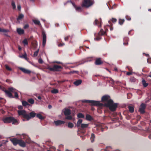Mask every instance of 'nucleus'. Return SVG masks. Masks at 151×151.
<instances>
[{
  "label": "nucleus",
  "mask_w": 151,
  "mask_h": 151,
  "mask_svg": "<svg viewBox=\"0 0 151 151\" xmlns=\"http://www.w3.org/2000/svg\"><path fill=\"white\" fill-rule=\"evenodd\" d=\"M101 101L104 103V104L101 103L99 101L94 100H82V101L83 103L90 104L91 105L100 106H105L108 107L110 110L112 111H114L116 110L118 104L114 103L113 101L110 99L109 96L108 95L103 96L101 98Z\"/></svg>",
  "instance_id": "obj_1"
},
{
  "label": "nucleus",
  "mask_w": 151,
  "mask_h": 151,
  "mask_svg": "<svg viewBox=\"0 0 151 151\" xmlns=\"http://www.w3.org/2000/svg\"><path fill=\"white\" fill-rule=\"evenodd\" d=\"M10 141L14 145L16 146L18 144L22 147H25L26 146V143L27 142V140L24 141L22 139H18L16 138L11 139Z\"/></svg>",
  "instance_id": "obj_2"
},
{
  "label": "nucleus",
  "mask_w": 151,
  "mask_h": 151,
  "mask_svg": "<svg viewBox=\"0 0 151 151\" xmlns=\"http://www.w3.org/2000/svg\"><path fill=\"white\" fill-rule=\"evenodd\" d=\"M82 120L79 119L76 124V126L80 130H84L88 127L89 124H88L82 123Z\"/></svg>",
  "instance_id": "obj_3"
},
{
  "label": "nucleus",
  "mask_w": 151,
  "mask_h": 151,
  "mask_svg": "<svg viewBox=\"0 0 151 151\" xmlns=\"http://www.w3.org/2000/svg\"><path fill=\"white\" fill-rule=\"evenodd\" d=\"M4 122L5 123H8L12 122V124H18V122L17 120L14 117L11 116L6 117L2 119Z\"/></svg>",
  "instance_id": "obj_4"
},
{
  "label": "nucleus",
  "mask_w": 151,
  "mask_h": 151,
  "mask_svg": "<svg viewBox=\"0 0 151 151\" xmlns=\"http://www.w3.org/2000/svg\"><path fill=\"white\" fill-rule=\"evenodd\" d=\"M94 3V0H84L83 2L82 6L88 8L92 6Z\"/></svg>",
  "instance_id": "obj_5"
},
{
  "label": "nucleus",
  "mask_w": 151,
  "mask_h": 151,
  "mask_svg": "<svg viewBox=\"0 0 151 151\" xmlns=\"http://www.w3.org/2000/svg\"><path fill=\"white\" fill-rule=\"evenodd\" d=\"M65 115L66 116L65 118L68 120H71L72 119V116L70 115L71 111L68 109L65 108L63 110Z\"/></svg>",
  "instance_id": "obj_6"
},
{
  "label": "nucleus",
  "mask_w": 151,
  "mask_h": 151,
  "mask_svg": "<svg viewBox=\"0 0 151 151\" xmlns=\"http://www.w3.org/2000/svg\"><path fill=\"white\" fill-rule=\"evenodd\" d=\"M19 115H22L23 117L26 118L27 121L29 120V117L28 116V114H27L26 111L24 110H18L17 111Z\"/></svg>",
  "instance_id": "obj_7"
},
{
  "label": "nucleus",
  "mask_w": 151,
  "mask_h": 151,
  "mask_svg": "<svg viewBox=\"0 0 151 151\" xmlns=\"http://www.w3.org/2000/svg\"><path fill=\"white\" fill-rule=\"evenodd\" d=\"M62 68V67L60 66L57 65H54L52 67H48L47 69L51 71H60V69Z\"/></svg>",
  "instance_id": "obj_8"
},
{
  "label": "nucleus",
  "mask_w": 151,
  "mask_h": 151,
  "mask_svg": "<svg viewBox=\"0 0 151 151\" xmlns=\"http://www.w3.org/2000/svg\"><path fill=\"white\" fill-rule=\"evenodd\" d=\"M42 46L43 47H45L46 41V36L45 33V32H42Z\"/></svg>",
  "instance_id": "obj_9"
},
{
  "label": "nucleus",
  "mask_w": 151,
  "mask_h": 151,
  "mask_svg": "<svg viewBox=\"0 0 151 151\" xmlns=\"http://www.w3.org/2000/svg\"><path fill=\"white\" fill-rule=\"evenodd\" d=\"M146 107L145 104L142 103L141 104L139 109V111L141 114H143L145 113V109Z\"/></svg>",
  "instance_id": "obj_10"
},
{
  "label": "nucleus",
  "mask_w": 151,
  "mask_h": 151,
  "mask_svg": "<svg viewBox=\"0 0 151 151\" xmlns=\"http://www.w3.org/2000/svg\"><path fill=\"white\" fill-rule=\"evenodd\" d=\"M92 60H93V57H90L88 58H87L83 60V63H80L78 65H77V66H78L79 65L83 64L84 63L86 62L91 61H92Z\"/></svg>",
  "instance_id": "obj_11"
},
{
  "label": "nucleus",
  "mask_w": 151,
  "mask_h": 151,
  "mask_svg": "<svg viewBox=\"0 0 151 151\" xmlns=\"http://www.w3.org/2000/svg\"><path fill=\"white\" fill-rule=\"evenodd\" d=\"M19 68L22 70L23 73H25L29 74L31 72V71L30 70L26 69L24 68L19 67Z\"/></svg>",
  "instance_id": "obj_12"
},
{
  "label": "nucleus",
  "mask_w": 151,
  "mask_h": 151,
  "mask_svg": "<svg viewBox=\"0 0 151 151\" xmlns=\"http://www.w3.org/2000/svg\"><path fill=\"white\" fill-rule=\"evenodd\" d=\"M4 92L5 93L6 95L10 98H14V97L12 93L9 91L7 90H5Z\"/></svg>",
  "instance_id": "obj_13"
},
{
  "label": "nucleus",
  "mask_w": 151,
  "mask_h": 151,
  "mask_svg": "<svg viewBox=\"0 0 151 151\" xmlns=\"http://www.w3.org/2000/svg\"><path fill=\"white\" fill-rule=\"evenodd\" d=\"M54 123L55 125L57 126L64 124L65 123V122L62 120H58L55 121L54 122Z\"/></svg>",
  "instance_id": "obj_14"
},
{
  "label": "nucleus",
  "mask_w": 151,
  "mask_h": 151,
  "mask_svg": "<svg viewBox=\"0 0 151 151\" xmlns=\"http://www.w3.org/2000/svg\"><path fill=\"white\" fill-rule=\"evenodd\" d=\"M17 31L18 34L20 35H22L24 33V30L21 28H17Z\"/></svg>",
  "instance_id": "obj_15"
},
{
  "label": "nucleus",
  "mask_w": 151,
  "mask_h": 151,
  "mask_svg": "<svg viewBox=\"0 0 151 151\" xmlns=\"http://www.w3.org/2000/svg\"><path fill=\"white\" fill-rule=\"evenodd\" d=\"M36 115V114L34 111H32L28 114V116L29 117V120L32 118L34 117Z\"/></svg>",
  "instance_id": "obj_16"
},
{
  "label": "nucleus",
  "mask_w": 151,
  "mask_h": 151,
  "mask_svg": "<svg viewBox=\"0 0 151 151\" xmlns=\"http://www.w3.org/2000/svg\"><path fill=\"white\" fill-rule=\"evenodd\" d=\"M19 137H20V139H26L28 138L27 136L25 134H19Z\"/></svg>",
  "instance_id": "obj_17"
},
{
  "label": "nucleus",
  "mask_w": 151,
  "mask_h": 151,
  "mask_svg": "<svg viewBox=\"0 0 151 151\" xmlns=\"http://www.w3.org/2000/svg\"><path fill=\"white\" fill-rule=\"evenodd\" d=\"M24 17L23 14H19L17 19V21L19 23L20 22V20H21Z\"/></svg>",
  "instance_id": "obj_18"
},
{
  "label": "nucleus",
  "mask_w": 151,
  "mask_h": 151,
  "mask_svg": "<svg viewBox=\"0 0 151 151\" xmlns=\"http://www.w3.org/2000/svg\"><path fill=\"white\" fill-rule=\"evenodd\" d=\"M82 82L81 80H78L74 82L73 84L76 86H78Z\"/></svg>",
  "instance_id": "obj_19"
},
{
  "label": "nucleus",
  "mask_w": 151,
  "mask_h": 151,
  "mask_svg": "<svg viewBox=\"0 0 151 151\" xmlns=\"http://www.w3.org/2000/svg\"><path fill=\"white\" fill-rule=\"evenodd\" d=\"M101 21H99L97 19H96L95 22L93 23V24L94 25H97L99 27H100L101 26Z\"/></svg>",
  "instance_id": "obj_20"
},
{
  "label": "nucleus",
  "mask_w": 151,
  "mask_h": 151,
  "mask_svg": "<svg viewBox=\"0 0 151 151\" xmlns=\"http://www.w3.org/2000/svg\"><path fill=\"white\" fill-rule=\"evenodd\" d=\"M129 38L127 37H126L124 38L123 44L124 45H127L128 44V42L129 41Z\"/></svg>",
  "instance_id": "obj_21"
},
{
  "label": "nucleus",
  "mask_w": 151,
  "mask_h": 151,
  "mask_svg": "<svg viewBox=\"0 0 151 151\" xmlns=\"http://www.w3.org/2000/svg\"><path fill=\"white\" fill-rule=\"evenodd\" d=\"M86 119L88 121H91L93 119L91 116L89 114H87L86 116Z\"/></svg>",
  "instance_id": "obj_22"
},
{
  "label": "nucleus",
  "mask_w": 151,
  "mask_h": 151,
  "mask_svg": "<svg viewBox=\"0 0 151 151\" xmlns=\"http://www.w3.org/2000/svg\"><path fill=\"white\" fill-rule=\"evenodd\" d=\"M33 22H34L35 24L38 25H41V24L40 21L38 19H33Z\"/></svg>",
  "instance_id": "obj_23"
},
{
  "label": "nucleus",
  "mask_w": 151,
  "mask_h": 151,
  "mask_svg": "<svg viewBox=\"0 0 151 151\" xmlns=\"http://www.w3.org/2000/svg\"><path fill=\"white\" fill-rule=\"evenodd\" d=\"M8 90L10 92H12L14 93V92H16V91H17L15 88L13 87L9 88H8Z\"/></svg>",
  "instance_id": "obj_24"
},
{
  "label": "nucleus",
  "mask_w": 151,
  "mask_h": 151,
  "mask_svg": "<svg viewBox=\"0 0 151 151\" xmlns=\"http://www.w3.org/2000/svg\"><path fill=\"white\" fill-rule=\"evenodd\" d=\"M102 63V62L100 60V58H98L96 60L95 64L97 65H99Z\"/></svg>",
  "instance_id": "obj_25"
},
{
  "label": "nucleus",
  "mask_w": 151,
  "mask_h": 151,
  "mask_svg": "<svg viewBox=\"0 0 151 151\" xmlns=\"http://www.w3.org/2000/svg\"><path fill=\"white\" fill-rule=\"evenodd\" d=\"M11 5L12 7V9L15 10L16 9V6L15 2L13 1H12L11 2Z\"/></svg>",
  "instance_id": "obj_26"
},
{
  "label": "nucleus",
  "mask_w": 151,
  "mask_h": 151,
  "mask_svg": "<svg viewBox=\"0 0 151 151\" xmlns=\"http://www.w3.org/2000/svg\"><path fill=\"white\" fill-rule=\"evenodd\" d=\"M36 116L41 120H42L44 119V117L42 116L40 114H36Z\"/></svg>",
  "instance_id": "obj_27"
},
{
  "label": "nucleus",
  "mask_w": 151,
  "mask_h": 151,
  "mask_svg": "<svg viewBox=\"0 0 151 151\" xmlns=\"http://www.w3.org/2000/svg\"><path fill=\"white\" fill-rule=\"evenodd\" d=\"M111 150V147L108 146L106 147V148L101 150V151H110Z\"/></svg>",
  "instance_id": "obj_28"
},
{
  "label": "nucleus",
  "mask_w": 151,
  "mask_h": 151,
  "mask_svg": "<svg viewBox=\"0 0 151 151\" xmlns=\"http://www.w3.org/2000/svg\"><path fill=\"white\" fill-rule=\"evenodd\" d=\"M77 117L79 118H84L85 117L84 115L81 113H79L77 115Z\"/></svg>",
  "instance_id": "obj_29"
},
{
  "label": "nucleus",
  "mask_w": 151,
  "mask_h": 151,
  "mask_svg": "<svg viewBox=\"0 0 151 151\" xmlns=\"http://www.w3.org/2000/svg\"><path fill=\"white\" fill-rule=\"evenodd\" d=\"M95 138V136L94 134L93 133H92L91 134V136L90 138V139L91 142H94Z\"/></svg>",
  "instance_id": "obj_30"
},
{
  "label": "nucleus",
  "mask_w": 151,
  "mask_h": 151,
  "mask_svg": "<svg viewBox=\"0 0 151 151\" xmlns=\"http://www.w3.org/2000/svg\"><path fill=\"white\" fill-rule=\"evenodd\" d=\"M129 111L131 113H133L134 111V108L131 106H128Z\"/></svg>",
  "instance_id": "obj_31"
},
{
  "label": "nucleus",
  "mask_w": 151,
  "mask_h": 151,
  "mask_svg": "<svg viewBox=\"0 0 151 151\" xmlns=\"http://www.w3.org/2000/svg\"><path fill=\"white\" fill-rule=\"evenodd\" d=\"M27 54L26 53V52L25 53L24 55H20L19 56V57L20 58H24L26 60H27Z\"/></svg>",
  "instance_id": "obj_32"
},
{
  "label": "nucleus",
  "mask_w": 151,
  "mask_h": 151,
  "mask_svg": "<svg viewBox=\"0 0 151 151\" xmlns=\"http://www.w3.org/2000/svg\"><path fill=\"white\" fill-rule=\"evenodd\" d=\"M68 128H72L74 127V124L71 122H68Z\"/></svg>",
  "instance_id": "obj_33"
},
{
  "label": "nucleus",
  "mask_w": 151,
  "mask_h": 151,
  "mask_svg": "<svg viewBox=\"0 0 151 151\" xmlns=\"http://www.w3.org/2000/svg\"><path fill=\"white\" fill-rule=\"evenodd\" d=\"M27 101L29 103H30L31 104H33L34 103V100L32 98L28 99Z\"/></svg>",
  "instance_id": "obj_34"
},
{
  "label": "nucleus",
  "mask_w": 151,
  "mask_h": 151,
  "mask_svg": "<svg viewBox=\"0 0 151 151\" xmlns=\"http://www.w3.org/2000/svg\"><path fill=\"white\" fill-rule=\"evenodd\" d=\"M9 32V30L8 29H1L0 27V32H3L4 33H6L7 32Z\"/></svg>",
  "instance_id": "obj_35"
},
{
  "label": "nucleus",
  "mask_w": 151,
  "mask_h": 151,
  "mask_svg": "<svg viewBox=\"0 0 151 151\" xmlns=\"http://www.w3.org/2000/svg\"><path fill=\"white\" fill-rule=\"evenodd\" d=\"M22 105L24 106H26L28 105H29V104L28 103V102L25 101H22Z\"/></svg>",
  "instance_id": "obj_36"
},
{
  "label": "nucleus",
  "mask_w": 151,
  "mask_h": 151,
  "mask_svg": "<svg viewBox=\"0 0 151 151\" xmlns=\"http://www.w3.org/2000/svg\"><path fill=\"white\" fill-rule=\"evenodd\" d=\"M142 83L144 87H147L148 85V84L146 82V81L144 80H142Z\"/></svg>",
  "instance_id": "obj_37"
},
{
  "label": "nucleus",
  "mask_w": 151,
  "mask_h": 151,
  "mask_svg": "<svg viewBox=\"0 0 151 151\" xmlns=\"http://www.w3.org/2000/svg\"><path fill=\"white\" fill-rule=\"evenodd\" d=\"M22 43L24 46L27 45L28 44L27 40V39H25L22 41Z\"/></svg>",
  "instance_id": "obj_38"
},
{
  "label": "nucleus",
  "mask_w": 151,
  "mask_h": 151,
  "mask_svg": "<svg viewBox=\"0 0 151 151\" xmlns=\"http://www.w3.org/2000/svg\"><path fill=\"white\" fill-rule=\"evenodd\" d=\"M58 90L56 89H54L51 91V92L53 93H58Z\"/></svg>",
  "instance_id": "obj_39"
},
{
  "label": "nucleus",
  "mask_w": 151,
  "mask_h": 151,
  "mask_svg": "<svg viewBox=\"0 0 151 151\" xmlns=\"http://www.w3.org/2000/svg\"><path fill=\"white\" fill-rule=\"evenodd\" d=\"M105 34V32H104V31L102 29H101L99 33V35H104Z\"/></svg>",
  "instance_id": "obj_40"
},
{
  "label": "nucleus",
  "mask_w": 151,
  "mask_h": 151,
  "mask_svg": "<svg viewBox=\"0 0 151 151\" xmlns=\"http://www.w3.org/2000/svg\"><path fill=\"white\" fill-rule=\"evenodd\" d=\"M124 19H119V23L120 25H122L124 22Z\"/></svg>",
  "instance_id": "obj_41"
},
{
  "label": "nucleus",
  "mask_w": 151,
  "mask_h": 151,
  "mask_svg": "<svg viewBox=\"0 0 151 151\" xmlns=\"http://www.w3.org/2000/svg\"><path fill=\"white\" fill-rule=\"evenodd\" d=\"M5 66L6 69L7 70L9 71H11L12 70V69L11 68L9 67L7 65H5Z\"/></svg>",
  "instance_id": "obj_42"
},
{
  "label": "nucleus",
  "mask_w": 151,
  "mask_h": 151,
  "mask_svg": "<svg viewBox=\"0 0 151 151\" xmlns=\"http://www.w3.org/2000/svg\"><path fill=\"white\" fill-rule=\"evenodd\" d=\"M39 49H38L36 51H35L33 54V56L34 57H36L37 56V55L38 53L39 52Z\"/></svg>",
  "instance_id": "obj_43"
},
{
  "label": "nucleus",
  "mask_w": 151,
  "mask_h": 151,
  "mask_svg": "<svg viewBox=\"0 0 151 151\" xmlns=\"http://www.w3.org/2000/svg\"><path fill=\"white\" fill-rule=\"evenodd\" d=\"M14 98H15L16 99H18L19 97V96L17 93L16 91L15 92H14Z\"/></svg>",
  "instance_id": "obj_44"
},
{
  "label": "nucleus",
  "mask_w": 151,
  "mask_h": 151,
  "mask_svg": "<svg viewBox=\"0 0 151 151\" xmlns=\"http://www.w3.org/2000/svg\"><path fill=\"white\" fill-rule=\"evenodd\" d=\"M130 81L131 82H134L135 81V78L134 77H132L130 78Z\"/></svg>",
  "instance_id": "obj_45"
},
{
  "label": "nucleus",
  "mask_w": 151,
  "mask_h": 151,
  "mask_svg": "<svg viewBox=\"0 0 151 151\" xmlns=\"http://www.w3.org/2000/svg\"><path fill=\"white\" fill-rule=\"evenodd\" d=\"M101 39V37L100 36L97 37H96L94 38V40H96L97 41Z\"/></svg>",
  "instance_id": "obj_46"
},
{
  "label": "nucleus",
  "mask_w": 151,
  "mask_h": 151,
  "mask_svg": "<svg viewBox=\"0 0 151 151\" xmlns=\"http://www.w3.org/2000/svg\"><path fill=\"white\" fill-rule=\"evenodd\" d=\"M38 62L40 63H41V64H42V63L43 62V61L42 60L41 58H40L39 60H38Z\"/></svg>",
  "instance_id": "obj_47"
},
{
  "label": "nucleus",
  "mask_w": 151,
  "mask_h": 151,
  "mask_svg": "<svg viewBox=\"0 0 151 151\" xmlns=\"http://www.w3.org/2000/svg\"><path fill=\"white\" fill-rule=\"evenodd\" d=\"M29 27V25L28 24H26L24 25V29H26L27 28Z\"/></svg>",
  "instance_id": "obj_48"
},
{
  "label": "nucleus",
  "mask_w": 151,
  "mask_h": 151,
  "mask_svg": "<svg viewBox=\"0 0 151 151\" xmlns=\"http://www.w3.org/2000/svg\"><path fill=\"white\" fill-rule=\"evenodd\" d=\"M76 10L78 11H81V8L79 7H78L76 8Z\"/></svg>",
  "instance_id": "obj_49"
},
{
  "label": "nucleus",
  "mask_w": 151,
  "mask_h": 151,
  "mask_svg": "<svg viewBox=\"0 0 151 151\" xmlns=\"http://www.w3.org/2000/svg\"><path fill=\"white\" fill-rule=\"evenodd\" d=\"M126 18L127 20H130L131 19V18L128 16H126Z\"/></svg>",
  "instance_id": "obj_50"
},
{
  "label": "nucleus",
  "mask_w": 151,
  "mask_h": 151,
  "mask_svg": "<svg viewBox=\"0 0 151 151\" xmlns=\"http://www.w3.org/2000/svg\"><path fill=\"white\" fill-rule=\"evenodd\" d=\"M21 8V6L20 4H18L17 5V9L19 11H20Z\"/></svg>",
  "instance_id": "obj_51"
},
{
  "label": "nucleus",
  "mask_w": 151,
  "mask_h": 151,
  "mask_svg": "<svg viewBox=\"0 0 151 151\" xmlns=\"http://www.w3.org/2000/svg\"><path fill=\"white\" fill-rule=\"evenodd\" d=\"M111 20L113 22H115L117 20L115 18H112Z\"/></svg>",
  "instance_id": "obj_52"
},
{
  "label": "nucleus",
  "mask_w": 151,
  "mask_h": 151,
  "mask_svg": "<svg viewBox=\"0 0 151 151\" xmlns=\"http://www.w3.org/2000/svg\"><path fill=\"white\" fill-rule=\"evenodd\" d=\"M65 45L64 43H60L58 44V46L59 47H61Z\"/></svg>",
  "instance_id": "obj_53"
},
{
  "label": "nucleus",
  "mask_w": 151,
  "mask_h": 151,
  "mask_svg": "<svg viewBox=\"0 0 151 151\" xmlns=\"http://www.w3.org/2000/svg\"><path fill=\"white\" fill-rule=\"evenodd\" d=\"M68 2H69V1H68ZM69 2H70V3H71L72 4H73V6L75 8H76V5H75V4L74 3H73L71 1H69Z\"/></svg>",
  "instance_id": "obj_54"
},
{
  "label": "nucleus",
  "mask_w": 151,
  "mask_h": 151,
  "mask_svg": "<svg viewBox=\"0 0 151 151\" xmlns=\"http://www.w3.org/2000/svg\"><path fill=\"white\" fill-rule=\"evenodd\" d=\"M147 61L148 63H151V59H147Z\"/></svg>",
  "instance_id": "obj_55"
},
{
  "label": "nucleus",
  "mask_w": 151,
  "mask_h": 151,
  "mask_svg": "<svg viewBox=\"0 0 151 151\" xmlns=\"http://www.w3.org/2000/svg\"><path fill=\"white\" fill-rule=\"evenodd\" d=\"M108 26H109L110 27L111 31H112L113 29V28L112 27H111L110 25H108Z\"/></svg>",
  "instance_id": "obj_56"
},
{
  "label": "nucleus",
  "mask_w": 151,
  "mask_h": 151,
  "mask_svg": "<svg viewBox=\"0 0 151 151\" xmlns=\"http://www.w3.org/2000/svg\"><path fill=\"white\" fill-rule=\"evenodd\" d=\"M18 108L19 109H23V107L22 106H19Z\"/></svg>",
  "instance_id": "obj_57"
},
{
  "label": "nucleus",
  "mask_w": 151,
  "mask_h": 151,
  "mask_svg": "<svg viewBox=\"0 0 151 151\" xmlns=\"http://www.w3.org/2000/svg\"><path fill=\"white\" fill-rule=\"evenodd\" d=\"M70 73H78V71H72Z\"/></svg>",
  "instance_id": "obj_58"
},
{
  "label": "nucleus",
  "mask_w": 151,
  "mask_h": 151,
  "mask_svg": "<svg viewBox=\"0 0 151 151\" xmlns=\"http://www.w3.org/2000/svg\"><path fill=\"white\" fill-rule=\"evenodd\" d=\"M132 73L131 72H128L127 73V75H132Z\"/></svg>",
  "instance_id": "obj_59"
},
{
  "label": "nucleus",
  "mask_w": 151,
  "mask_h": 151,
  "mask_svg": "<svg viewBox=\"0 0 151 151\" xmlns=\"http://www.w3.org/2000/svg\"><path fill=\"white\" fill-rule=\"evenodd\" d=\"M69 37V36H67L65 37V41H67L68 40V38Z\"/></svg>",
  "instance_id": "obj_60"
},
{
  "label": "nucleus",
  "mask_w": 151,
  "mask_h": 151,
  "mask_svg": "<svg viewBox=\"0 0 151 151\" xmlns=\"http://www.w3.org/2000/svg\"><path fill=\"white\" fill-rule=\"evenodd\" d=\"M54 63H58V64H62V63H61V62H58V61H55V62H54Z\"/></svg>",
  "instance_id": "obj_61"
},
{
  "label": "nucleus",
  "mask_w": 151,
  "mask_h": 151,
  "mask_svg": "<svg viewBox=\"0 0 151 151\" xmlns=\"http://www.w3.org/2000/svg\"><path fill=\"white\" fill-rule=\"evenodd\" d=\"M87 151H93V150L91 148H89L87 150Z\"/></svg>",
  "instance_id": "obj_62"
},
{
  "label": "nucleus",
  "mask_w": 151,
  "mask_h": 151,
  "mask_svg": "<svg viewBox=\"0 0 151 151\" xmlns=\"http://www.w3.org/2000/svg\"><path fill=\"white\" fill-rule=\"evenodd\" d=\"M129 95H131V94H130V93H129V94H127V98H128V99L130 98H129Z\"/></svg>",
  "instance_id": "obj_63"
},
{
  "label": "nucleus",
  "mask_w": 151,
  "mask_h": 151,
  "mask_svg": "<svg viewBox=\"0 0 151 151\" xmlns=\"http://www.w3.org/2000/svg\"><path fill=\"white\" fill-rule=\"evenodd\" d=\"M52 107V106L51 105H48V108H49V109H51Z\"/></svg>",
  "instance_id": "obj_64"
}]
</instances>
